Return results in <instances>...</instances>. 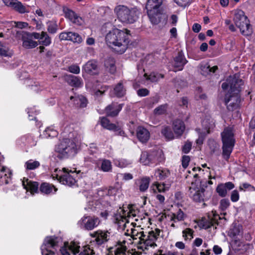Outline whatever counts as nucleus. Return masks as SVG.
Segmentation results:
<instances>
[{"instance_id":"f257e3e1","label":"nucleus","mask_w":255,"mask_h":255,"mask_svg":"<svg viewBox=\"0 0 255 255\" xmlns=\"http://www.w3.org/2000/svg\"><path fill=\"white\" fill-rule=\"evenodd\" d=\"M129 31L115 28L106 36L107 44L116 52L122 54L125 52L129 43Z\"/></svg>"},{"instance_id":"f03ea898","label":"nucleus","mask_w":255,"mask_h":255,"mask_svg":"<svg viewBox=\"0 0 255 255\" xmlns=\"http://www.w3.org/2000/svg\"><path fill=\"white\" fill-rule=\"evenodd\" d=\"M55 152L52 155L53 158L57 157L59 159L68 158L77 153V145L73 140L65 138L56 146Z\"/></svg>"},{"instance_id":"7ed1b4c3","label":"nucleus","mask_w":255,"mask_h":255,"mask_svg":"<svg viewBox=\"0 0 255 255\" xmlns=\"http://www.w3.org/2000/svg\"><path fill=\"white\" fill-rule=\"evenodd\" d=\"M80 171L76 170L69 169V168H63L62 170H58L55 169L54 172L52 174L53 179H58L62 184L71 187L77 186L78 173Z\"/></svg>"},{"instance_id":"20e7f679","label":"nucleus","mask_w":255,"mask_h":255,"mask_svg":"<svg viewBox=\"0 0 255 255\" xmlns=\"http://www.w3.org/2000/svg\"><path fill=\"white\" fill-rule=\"evenodd\" d=\"M223 157L228 161L233 151L235 143L234 129L233 127H227L221 133Z\"/></svg>"},{"instance_id":"39448f33","label":"nucleus","mask_w":255,"mask_h":255,"mask_svg":"<svg viewBox=\"0 0 255 255\" xmlns=\"http://www.w3.org/2000/svg\"><path fill=\"white\" fill-rule=\"evenodd\" d=\"M198 175L195 174L194 177L196 178L191 183L189 188L188 195L193 201L196 202H201L207 200L209 198L208 192L204 188V185L200 179H197Z\"/></svg>"},{"instance_id":"423d86ee","label":"nucleus","mask_w":255,"mask_h":255,"mask_svg":"<svg viewBox=\"0 0 255 255\" xmlns=\"http://www.w3.org/2000/svg\"><path fill=\"white\" fill-rule=\"evenodd\" d=\"M234 22L237 27L240 29V32L245 36L251 35L253 29L249 23V20L245 12L242 10H237L235 12Z\"/></svg>"},{"instance_id":"0eeeda50","label":"nucleus","mask_w":255,"mask_h":255,"mask_svg":"<svg viewBox=\"0 0 255 255\" xmlns=\"http://www.w3.org/2000/svg\"><path fill=\"white\" fill-rule=\"evenodd\" d=\"M62 244L61 238L55 236L47 237L41 246L42 255H56L57 249Z\"/></svg>"},{"instance_id":"6e6552de","label":"nucleus","mask_w":255,"mask_h":255,"mask_svg":"<svg viewBox=\"0 0 255 255\" xmlns=\"http://www.w3.org/2000/svg\"><path fill=\"white\" fill-rule=\"evenodd\" d=\"M160 232V230L156 228L148 232L141 233L139 241L140 247L146 250H148L149 247L154 248L156 246L155 242L159 238Z\"/></svg>"},{"instance_id":"1a4fd4ad","label":"nucleus","mask_w":255,"mask_h":255,"mask_svg":"<svg viewBox=\"0 0 255 255\" xmlns=\"http://www.w3.org/2000/svg\"><path fill=\"white\" fill-rule=\"evenodd\" d=\"M131 216H134L135 213L130 207H120L113 216V222L118 226L119 229L125 230L127 224L128 223V218Z\"/></svg>"},{"instance_id":"9d476101","label":"nucleus","mask_w":255,"mask_h":255,"mask_svg":"<svg viewBox=\"0 0 255 255\" xmlns=\"http://www.w3.org/2000/svg\"><path fill=\"white\" fill-rule=\"evenodd\" d=\"M118 19L122 22L132 23L137 19L136 11L127 6L119 5L115 8Z\"/></svg>"},{"instance_id":"9b49d317","label":"nucleus","mask_w":255,"mask_h":255,"mask_svg":"<svg viewBox=\"0 0 255 255\" xmlns=\"http://www.w3.org/2000/svg\"><path fill=\"white\" fill-rule=\"evenodd\" d=\"M101 220L96 216L84 215L78 222L79 227L85 230L91 231L98 227Z\"/></svg>"},{"instance_id":"f8f14e48","label":"nucleus","mask_w":255,"mask_h":255,"mask_svg":"<svg viewBox=\"0 0 255 255\" xmlns=\"http://www.w3.org/2000/svg\"><path fill=\"white\" fill-rule=\"evenodd\" d=\"M241 89L235 90L234 92L229 93L225 96V103L228 109L233 111L239 106L240 102L239 93Z\"/></svg>"},{"instance_id":"ddd939ff","label":"nucleus","mask_w":255,"mask_h":255,"mask_svg":"<svg viewBox=\"0 0 255 255\" xmlns=\"http://www.w3.org/2000/svg\"><path fill=\"white\" fill-rule=\"evenodd\" d=\"M90 235L92 238H95L94 242H95L97 245L100 246L110 240L112 237V232L110 230H98L91 234Z\"/></svg>"},{"instance_id":"4468645a","label":"nucleus","mask_w":255,"mask_h":255,"mask_svg":"<svg viewBox=\"0 0 255 255\" xmlns=\"http://www.w3.org/2000/svg\"><path fill=\"white\" fill-rule=\"evenodd\" d=\"M243 84L244 82L242 80L237 79L236 77L230 76L226 82L223 83L222 88L224 90H227L230 88V92L229 93H231L234 92L235 90L241 89Z\"/></svg>"},{"instance_id":"2eb2a0df","label":"nucleus","mask_w":255,"mask_h":255,"mask_svg":"<svg viewBox=\"0 0 255 255\" xmlns=\"http://www.w3.org/2000/svg\"><path fill=\"white\" fill-rule=\"evenodd\" d=\"M126 241H119L116 244L109 249L110 255H128L130 253L127 251V247L126 245Z\"/></svg>"},{"instance_id":"dca6fc26","label":"nucleus","mask_w":255,"mask_h":255,"mask_svg":"<svg viewBox=\"0 0 255 255\" xmlns=\"http://www.w3.org/2000/svg\"><path fill=\"white\" fill-rule=\"evenodd\" d=\"M59 38L60 40L71 41L74 43H80L83 41L81 35L74 32H63L59 34Z\"/></svg>"},{"instance_id":"f3484780","label":"nucleus","mask_w":255,"mask_h":255,"mask_svg":"<svg viewBox=\"0 0 255 255\" xmlns=\"http://www.w3.org/2000/svg\"><path fill=\"white\" fill-rule=\"evenodd\" d=\"M80 246L75 242L64 243V246L61 248L60 252L62 255H70V253L76 255L79 251Z\"/></svg>"},{"instance_id":"a211bd4d","label":"nucleus","mask_w":255,"mask_h":255,"mask_svg":"<svg viewBox=\"0 0 255 255\" xmlns=\"http://www.w3.org/2000/svg\"><path fill=\"white\" fill-rule=\"evenodd\" d=\"M203 126L205 128L206 131H200V129H197L196 130L199 133V137L196 140V143L197 144L201 145L203 144L204 140L206 135L210 133V129H212L214 127L213 123H208L207 120H204L202 123Z\"/></svg>"},{"instance_id":"6ab92c4d","label":"nucleus","mask_w":255,"mask_h":255,"mask_svg":"<svg viewBox=\"0 0 255 255\" xmlns=\"http://www.w3.org/2000/svg\"><path fill=\"white\" fill-rule=\"evenodd\" d=\"M12 55L8 47L0 41V63L7 64Z\"/></svg>"},{"instance_id":"aec40b11","label":"nucleus","mask_w":255,"mask_h":255,"mask_svg":"<svg viewBox=\"0 0 255 255\" xmlns=\"http://www.w3.org/2000/svg\"><path fill=\"white\" fill-rule=\"evenodd\" d=\"M168 216L169 218L170 222H172L170 226L173 228L178 227V226L176 224L177 222L184 221L186 218V214L181 209L178 210L175 213L168 215Z\"/></svg>"},{"instance_id":"412c9836","label":"nucleus","mask_w":255,"mask_h":255,"mask_svg":"<svg viewBox=\"0 0 255 255\" xmlns=\"http://www.w3.org/2000/svg\"><path fill=\"white\" fill-rule=\"evenodd\" d=\"M65 17L68 18L73 23L78 25H82L84 23L83 18L73 10L67 9L65 10Z\"/></svg>"},{"instance_id":"4be33fe9","label":"nucleus","mask_w":255,"mask_h":255,"mask_svg":"<svg viewBox=\"0 0 255 255\" xmlns=\"http://www.w3.org/2000/svg\"><path fill=\"white\" fill-rule=\"evenodd\" d=\"M235 187V185L232 182H228L225 183L219 184L216 191L218 195L222 197H225L227 195V191L233 189Z\"/></svg>"},{"instance_id":"5701e85b","label":"nucleus","mask_w":255,"mask_h":255,"mask_svg":"<svg viewBox=\"0 0 255 255\" xmlns=\"http://www.w3.org/2000/svg\"><path fill=\"white\" fill-rule=\"evenodd\" d=\"M123 108V104L112 103L105 108V112L108 116L115 117L118 115Z\"/></svg>"},{"instance_id":"b1692460","label":"nucleus","mask_w":255,"mask_h":255,"mask_svg":"<svg viewBox=\"0 0 255 255\" xmlns=\"http://www.w3.org/2000/svg\"><path fill=\"white\" fill-rule=\"evenodd\" d=\"M137 139L142 143H146L150 138V132L146 128L139 126L136 130Z\"/></svg>"},{"instance_id":"393cba45","label":"nucleus","mask_w":255,"mask_h":255,"mask_svg":"<svg viewBox=\"0 0 255 255\" xmlns=\"http://www.w3.org/2000/svg\"><path fill=\"white\" fill-rule=\"evenodd\" d=\"M172 128L176 137H179L183 133L185 129V126L182 120L177 119L173 122Z\"/></svg>"},{"instance_id":"a878e982","label":"nucleus","mask_w":255,"mask_h":255,"mask_svg":"<svg viewBox=\"0 0 255 255\" xmlns=\"http://www.w3.org/2000/svg\"><path fill=\"white\" fill-rule=\"evenodd\" d=\"M126 94V88L124 85L123 81H120L114 88L113 90L111 91V95L113 97H117L121 98L124 97Z\"/></svg>"},{"instance_id":"bb28decb","label":"nucleus","mask_w":255,"mask_h":255,"mask_svg":"<svg viewBox=\"0 0 255 255\" xmlns=\"http://www.w3.org/2000/svg\"><path fill=\"white\" fill-rule=\"evenodd\" d=\"M22 46L26 49H31L38 45L36 41H34L29 32L25 33L22 36Z\"/></svg>"},{"instance_id":"cd10ccee","label":"nucleus","mask_w":255,"mask_h":255,"mask_svg":"<svg viewBox=\"0 0 255 255\" xmlns=\"http://www.w3.org/2000/svg\"><path fill=\"white\" fill-rule=\"evenodd\" d=\"M150 160L151 164H157L164 161L165 159L163 151L161 149H158L150 152Z\"/></svg>"},{"instance_id":"c85d7f7f","label":"nucleus","mask_w":255,"mask_h":255,"mask_svg":"<svg viewBox=\"0 0 255 255\" xmlns=\"http://www.w3.org/2000/svg\"><path fill=\"white\" fill-rule=\"evenodd\" d=\"M187 60L182 52H179L174 59V67L178 70L181 71L184 65L187 63Z\"/></svg>"},{"instance_id":"c756f323","label":"nucleus","mask_w":255,"mask_h":255,"mask_svg":"<svg viewBox=\"0 0 255 255\" xmlns=\"http://www.w3.org/2000/svg\"><path fill=\"white\" fill-rule=\"evenodd\" d=\"M83 70L85 72L91 75L97 74L99 71L97 62L94 60H90L87 62L84 65Z\"/></svg>"},{"instance_id":"7c9ffc66","label":"nucleus","mask_w":255,"mask_h":255,"mask_svg":"<svg viewBox=\"0 0 255 255\" xmlns=\"http://www.w3.org/2000/svg\"><path fill=\"white\" fill-rule=\"evenodd\" d=\"M103 206V203L101 200L92 199L88 202L86 207H85V210L88 212H95L97 209H101Z\"/></svg>"},{"instance_id":"2f4dec72","label":"nucleus","mask_w":255,"mask_h":255,"mask_svg":"<svg viewBox=\"0 0 255 255\" xmlns=\"http://www.w3.org/2000/svg\"><path fill=\"white\" fill-rule=\"evenodd\" d=\"M228 236L236 240L242 235V227L239 225H232L228 231Z\"/></svg>"},{"instance_id":"473e14b6","label":"nucleus","mask_w":255,"mask_h":255,"mask_svg":"<svg viewBox=\"0 0 255 255\" xmlns=\"http://www.w3.org/2000/svg\"><path fill=\"white\" fill-rule=\"evenodd\" d=\"M147 11L150 21L153 24H157L159 23L161 14L158 12V9H148Z\"/></svg>"},{"instance_id":"72a5a7b5","label":"nucleus","mask_w":255,"mask_h":255,"mask_svg":"<svg viewBox=\"0 0 255 255\" xmlns=\"http://www.w3.org/2000/svg\"><path fill=\"white\" fill-rule=\"evenodd\" d=\"M170 175L169 170L166 168H159L155 170L154 176L157 180H163Z\"/></svg>"},{"instance_id":"f704fd0d","label":"nucleus","mask_w":255,"mask_h":255,"mask_svg":"<svg viewBox=\"0 0 255 255\" xmlns=\"http://www.w3.org/2000/svg\"><path fill=\"white\" fill-rule=\"evenodd\" d=\"M70 100L78 107L85 108L87 104V100L83 96H71Z\"/></svg>"},{"instance_id":"c9c22d12","label":"nucleus","mask_w":255,"mask_h":255,"mask_svg":"<svg viewBox=\"0 0 255 255\" xmlns=\"http://www.w3.org/2000/svg\"><path fill=\"white\" fill-rule=\"evenodd\" d=\"M11 173L8 170L2 167L0 171V185L7 184L10 181Z\"/></svg>"},{"instance_id":"e433bc0d","label":"nucleus","mask_w":255,"mask_h":255,"mask_svg":"<svg viewBox=\"0 0 255 255\" xmlns=\"http://www.w3.org/2000/svg\"><path fill=\"white\" fill-rule=\"evenodd\" d=\"M12 8L15 11L21 14L29 13L30 12V6L29 5L24 4L17 0L15 2V3L13 4Z\"/></svg>"},{"instance_id":"4c0bfd02","label":"nucleus","mask_w":255,"mask_h":255,"mask_svg":"<svg viewBox=\"0 0 255 255\" xmlns=\"http://www.w3.org/2000/svg\"><path fill=\"white\" fill-rule=\"evenodd\" d=\"M66 80L71 86L79 87L82 85L81 78L72 75H67L66 77Z\"/></svg>"},{"instance_id":"58836bf2","label":"nucleus","mask_w":255,"mask_h":255,"mask_svg":"<svg viewBox=\"0 0 255 255\" xmlns=\"http://www.w3.org/2000/svg\"><path fill=\"white\" fill-rule=\"evenodd\" d=\"M22 185L26 190L30 191L32 194L36 193L38 191V183L37 182L28 181V179H26V184L23 181Z\"/></svg>"},{"instance_id":"ea45409f","label":"nucleus","mask_w":255,"mask_h":255,"mask_svg":"<svg viewBox=\"0 0 255 255\" xmlns=\"http://www.w3.org/2000/svg\"><path fill=\"white\" fill-rule=\"evenodd\" d=\"M105 67L106 70L111 74H114L116 71L115 61L113 58L109 57L105 61Z\"/></svg>"},{"instance_id":"a19ab883","label":"nucleus","mask_w":255,"mask_h":255,"mask_svg":"<svg viewBox=\"0 0 255 255\" xmlns=\"http://www.w3.org/2000/svg\"><path fill=\"white\" fill-rule=\"evenodd\" d=\"M150 178L147 177H143L136 181V184L139 185V189L141 192L145 191L148 188Z\"/></svg>"},{"instance_id":"79ce46f5","label":"nucleus","mask_w":255,"mask_h":255,"mask_svg":"<svg viewBox=\"0 0 255 255\" xmlns=\"http://www.w3.org/2000/svg\"><path fill=\"white\" fill-rule=\"evenodd\" d=\"M53 190L55 192L57 189H56L53 185L49 183H43L41 184L40 187V192L45 194H49L51 193H52Z\"/></svg>"},{"instance_id":"37998d69","label":"nucleus","mask_w":255,"mask_h":255,"mask_svg":"<svg viewBox=\"0 0 255 255\" xmlns=\"http://www.w3.org/2000/svg\"><path fill=\"white\" fill-rule=\"evenodd\" d=\"M161 134L168 140H172L175 138L173 133L169 127L165 126L163 127L161 131Z\"/></svg>"},{"instance_id":"c03bdc74","label":"nucleus","mask_w":255,"mask_h":255,"mask_svg":"<svg viewBox=\"0 0 255 255\" xmlns=\"http://www.w3.org/2000/svg\"><path fill=\"white\" fill-rule=\"evenodd\" d=\"M162 3V0H148L146 5V8L148 9L156 10Z\"/></svg>"},{"instance_id":"a18cd8bd","label":"nucleus","mask_w":255,"mask_h":255,"mask_svg":"<svg viewBox=\"0 0 255 255\" xmlns=\"http://www.w3.org/2000/svg\"><path fill=\"white\" fill-rule=\"evenodd\" d=\"M144 76L146 77V80H149L151 82H157L160 79L164 77L163 74L157 72H152L149 75L145 74Z\"/></svg>"},{"instance_id":"49530a36","label":"nucleus","mask_w":255,"mask_h":255,"mask_svg":"<svg viewBox=\"0 0 255 255\" xmlns=\"http://www.w3.org/2000/svg\"><path fill=\"white\" fill-rule=\"evenodd\" d=\"M218 67L217 66L210 67L208 64L201 65V74L203 75L206 76L211 73H214L217 70Z\"/></svg>"},{"instance_id":"de8ad7c7","label":"nucleus","mask_w":255,"mask_h":255,"mask_svg":"<svg viewBox=\"0 0 255 255\" xmlns=\"http://www.w3.org/2000/svg\"><path fill=\"white\" fill-rule=\"evenodd\" d=\"M101 124L102 127L109 130H116L117 127L116 125L111 123L110 121L106 118H102L101 119Z\"/></svg>"},{"instance_id":"09e8293b","label":"nucleus","mask_w":255,"mask_h":255,"mask_svg":"<svg viewBox=\"0 0 255 255\" xmlns=\"http://www.w3.org/2000/svg\"><path fill=\"white\" fill-rule=\"evenodd\" d=\"M170 186V183H163L162 184H160L158 183H155V184H153L152 187L153 188V190L155 192V190H157L159 192H165L167 190Z\"/></svg>"},{"instance_id":"8fccbe9b","label":"nucleus","mask_w":255,"mask_h":255,"mask_svg":"<svg viewBox=\"0 0 255 255\" xmlns=\"http://www.w3.org/2000/svg\"><path fill=\"white\" fill-rule=\"evenodd\" d=\"M150 157V152H142L140 158V162L145 165H151Z\"/></svg>"},{"instance_id":"3c124183","label":"nucleus","mask_w":255,"mask_h":255,"mask_svg":"<svg viewBox=\"0 0 255 255\" xmlns=\"http://www.w3.org/2000/svg\"><path fill=\"white\" fill-rule=\"evenodd\" d=\"M58 135L57 131L52 127L47 128L43 131L42 136L44 138L54 137Z\"/></svg>"},{"instance_id":"603ef678","label":"nucleus","mask_w":255,"mask_h":255,"mask_svg":"<svg viewBox=\"0 0 255 255\" xmlns=\"http://www.w3.org/2000/svg\"><path fill=\"white\" fill-rule=\"evenodd\" d=\"M101 169L104 172H110L112 170V165L111 162L108 159H102L101 160Z\"/></svg>"},{"instance_id":"864d4df0","label":"nucleus","mask_w":255,"mask_h":255,"mask_svg":"<svg viewBox=\"0 0 255 255\" xmlns=\"http://www.w3.org/2000/svg\"><path fill=\"white\" fill-rule=\"evenodd\" d=\"M208 144L211 154L215 153L219 150L220 146L215 140L209 139L208 141Z\"/></svg>"},{"instance_id":"5fc2aeb1","label":"nucleus","mask_w":255,"mask_h":255,"mask_svg":"<svg viewBox=\"0 0 255 255\" xmlns=\"http://www.w3.org/2000/svg\"><path fill=\"white\" fill-rule=\"evenodd\" d=\"M40 165L39 161L30 159L25 162V167L28 170H34L39 167Z\"/></svg>"},{"instance_id":"6e6d98bb","label":"nucleus","mask_w":255,"mask_h":255,"mask_svg":"<svg viewBox=\"0 0 255 255\" xmlns=\"http://www.w3.org/2000/svg\"><path fill=\"white\" fill-rule=\"evenodd\" d=\"M41 38H42L39 41L40 44L45 46H48L51 44V38L49 36L47 32L42 31Z\"/></svg>"},{"instance_id":"4d7b16f0","label":"nucleus","mask_w":255,"mask_h":255,"mask_svg":"<svg viewBox=\"0 0 255 255\" xmlns=\"http://www.w3.org/2000/svg\"><path fill=\"white\" fill-rule=\"evenodd\" d=\"M209 219L210 222L211 226H214L215 224L219 225L220 224L219 221H221L224 218H222L218 214L213 213L212 217L210 216L209 217Z\"/></svg>"},{"instance_id":"13d9d810","label":"nucleus","mask_w":255,"mask_h":255,"mask_svg":"<svg viewBox=\"0 0 255 255\" xmlns=\"http://www.w3.org/2000/svg\"><path fill=\"white\" fill-rule=\"evenodd\" d=\"M32 139V137L30 135H24L17 139L16 142L19 145L22 144H25L30 143Z\"/></svg>"},{"instance_id":"bf43d9fd","label":"nucleus","mask_w":255,"mask_h":255,"mask_svg":"<svg viewBox=\"0 0 255 255\" xmlns=\"http://www.w3.org/2000/svg\"><path fill=\"white\" fill-rule=\"evenodd\" d=\"M47 30L52 34L55 33L58 29V25L54 21H49L47 23Z\"/></svg>"},{"instance_id":"052dcab7","label":"nucleus","mask_w":255,"mask_h":255,"mask_svg":"<svg viewBox=\"0 0 255 255\" xmlns=\"http://www.w3.org/2000/svg\"><path fill=\"white\" fill-rule=\"evenodd\" d=\"M194 231L190 228H186L182 231V236L185 240H191L193 238Z\"/></svg>"},{"instance_id":"680f3d73","label":"nucleus","mask_w":255,"mask_h":255,"mask_svg":"<svg viewBox=\"0 0 255 255\" xmlns=\"http://www.w3.org/2000/svg\"><path fill=\"white\" fill-rule=\"evenodd\" d=\"M167 108V105H161L156 108L154 110V113L157 115H160L166 113Z\"/></svg>"},{"instance_id":"e2e57ef3","label":"nucleus","mask_w":255,"mask_h":255,"mask_svg":"<svg viewBox=\"0 0 255 255\" xmlns=\"http://www.w3.org/2000/svg\"><path fill=\"white\" fill-rule=\"evenodd\" d=\"M25 84L29 87H31V89L35 92H38L39 90V88H38V83L33 81L32 80H26L25 81Z\"/></svg>"},{"instance_id":"0e129e2a","label":"nucleus","mask_w":255,"mask_h":255,"mask_svg":"<svg viewBox=\"0 0 255 255\" xmlns=\"http://www.w3.org/2000/svg\"><path fill=\"white\" fill-rule=\"evenodd\" d=\"M94 252L93 250L91 249L89 247L85 246L84 247L81 251L80 252V254L78 255H93Z\"/></svg>"},{"instance_id":"69168bd1","label":"nucleus","mask_w":255,"mask_h":255,"mask_svg":"<svg viewBox=\"0 0 255 255\" xmlns=\"http://www.w3.org/2000/svg\"><path fill=\"white\" fill-rule=\"evenodd\" d=\"M192 0H174V1L179 6L186 7L190 4Z\"/></svg>"},{"instance_id":"338daca9","label":"nucleus","mask_w":255,"mask_h":255,"mask_svg":"<svg viewBox=\"0 0 255 255\" xmlns=\"http://www.w3.org/2000/svg\"><path fill=\"white\" fill-rule=\"evenodd\" d=\"M129 162L126 159H120L115 161V164L121 168H124L127 166Z\"/></svg>"},{"instance_id":"774afa93","label":"nucleus","mask_w":255,"mask_h":255,"mask_svg":"<svg viewBox=\"0 0 255 255\" xmlns=\"http://www.w3.org/2000/svg\"><path fill=\"white\" fill-rule=\"evenodd\" d=\"M68 70L70 72L78 74L80 73V69L79 66L76 65H72L68 68Z\"/></svg>"}]
</instances>
